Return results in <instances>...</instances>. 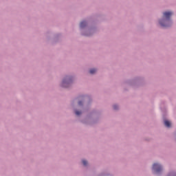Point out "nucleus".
Here are the masks:
<instances>
[{
  "label": "nucleus",
  "mask_w": 176,
  "mask_h": 176,
  "mask_svg": "<svg viewBox=\"0 0 176 176\" xmlns=\"http://www.w3.org/2000/svg\"><path fill=\"white\" fill-rule=\"evenodd\" d=\"M113 109H118V105H114L113 106Z\"/></svg>",
  "instance_id": "obj_9"
},
{
  "label": "nucleus",
  "mask_w": 176,
  "mask_h": 176,
  "mask_svg": "<svg viewBox=\"0 0 176 176\" xmlns=\"http://www.w3.org/2000/svg\"><path fill=\"white\" fill-rule=\"evenodd\" d=\"M78 105H82V102H79Z\"/></svg>",
  "instance_id": "obj_10"
},
{
  "label": "nucleus",
  "mask_w": 176,
  "mask_h": 176,
  "mask_svg": "<svg viewBox=\"0 0 176 176\" xmlns=\"http://www.w3.org/2000/svg\"><path fill=\"white\" fill-rule=\"evenodd\" d=\"M164 18L160 21V24L161 27H170L171 21H170V17L173 16L172 12H165L163 14Z\"/></svg>",
  "instance_id": "obj_1"
},
{
  "label": "nucleus",
  "mask_w": 176,
  "mask_h": 176,
  "mask_svg": "<svg viewBox=\"0 0 176 176\" xmlns=\"http://www.w3.org/2000/svg\"><path fill=\"white\" fill-rule=\"evenodd\" d=\"M70 82H71L70 80H63L62 82L63 87H68L67 85H69Z\"/></svg>",
  "instance_id": "obj_3"
},
{
  "label": "nucleus",
  "mask_w": 176,
  "mask_h": 176,
  "mask_svg": "<svg viewBox=\"0 0 176 176\" xmlns=\"http://www.w3.org/2000/svg\"><path fill=\"white\" fill-rule=\"evenodd\" d=\"M164 125L166 126V127H171V122H170V121L168 120H165Z\"/></svg>",
  "instance_id": "obj_4"
},
{
  "label": "nucleus",
  "mask_w": 176,
  "mask_h": 176,
  "mask_svg": "<svg viewBox=\"0 0 176 176\" xmlns=\"http://www.w3.org/2000/svg\"><path fill=\"white\" fill-rule=\"evenodd\" d=\"M153 170L155 171V173H160L162 170V166L159 164H154L153 165Z\"/></svg>",
  "instance_id": "obj_2"
},
{
  "label": "nucleus",
  "mask_w": 176,
  "mask_h": 176,
  "mask_svg": "<svg viewBox=\"0 0 176 176\" xmlns=\"http://www.w3.org/2000/svg\"><path fill=\"white\" fill-rule=\"evenodd\" d=\"M86 25H87L86 21H82L80 23V28H85Z\"/></svg>",
  "instance_id": "obj_5"
},
{
  "label": "nucleus",
  "mask_w": 176,
  "mask_h": 176,
  "mask_svg": "<svg viewBox=\"0 0 176 176\" xmlns=\"http://www.w3.org/2000/svg\"><path fill=\"white\" fill-rule=\"evenodd\" d=\"M96 72H97V69H91L89 70V73L91 74H96Z\"/></svg>",
  "instance_id": "obj_6"
},
{
  "label": "nucleus",
  "mask_w": 176,
  "mask_h": 176,
  "mask_svg": "<svg viewBox=\"0 0 176 176\" xmlns=\"http://www.w3.org/2000/svg\"><path fill=\"white\" fill-rule=\"evenodd\" d=\"M82 164H83V166H87V161H86V160H82Z\"/></svg>",
  "instance_id": "obj_7"
},
{
  "label": "nucleus",
  "mask_w": 176,
  "mask_h": 176,
  "mask_svg": "<svg viewBox=\"0 0 176 176\" xmlns=\"http://www.w3.org/2000/svg\"><path fill=\"white\" fill-rule=\"evenodd\" d=\"M82 113V112L79 111H76V115H77V116H79V115H80Z\"/></svg>",
  "instance_id": "obj_8"
},
{
  "label": "nucleus",
  "mask_w": 176,
  "mask_h": 176,
  "mask_svg": "<svg viewBox=\"0 0 176 176\" xmlns=\"http://www.w3.org/2000/svg\"><path fill=\"white\" fill-rule=\"evenodd\" d=\"M168 176H176V175L174 174H171V175H169Z\"/></svg>",
  "instance_id": "obj_11"
}]
</instances>
